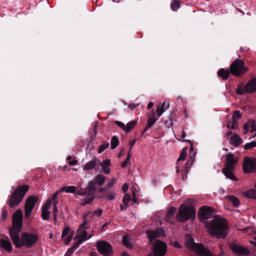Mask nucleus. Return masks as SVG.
Listing matches in <instances>:
<instances>
[{
  "mask_svg": "<svg viewBox=\"0 0 256 256\" xmlns=\"http://www.w3.org/2000/svg\"><path fill=\"white\" fill-rule=\"evenodd\" d=\"M206 226L210 234L217 238H224L228 233V225L225 218L214 216L210 222L206 224Z\"/></svg>",
  "mask_w": 256,
  "mask_h": 256,
  "instance_id": "1",
  "label": "nucleus"
},
{
  "mask_svg": "<svg viewBox=\"0 0 256 256\" xmlns=\"http://www.w3.org/2000/svg\"><path fill=\"white\" fill-rule=\"evenodd\" d=\"M20 233H14L10 236L13 244L18 248L26 246L27 248L32 246L37 242L38 240V235L36 233L23 232L20 238Z\"/></svg>",
  "mask_w": 256,
  "mask_h": 256,
  "instance_id": "2",
  "label": "nucleus"
},
{
  "mask_svg": "<svg viewBox=\"0 0 256 256\" xmlns=\"http://www.w3.org/2000/svg\"><path fill=\"white\" fill-rule=\"evenodd\" d=\"M87 214H88L83 216L84 221L82 224L80 226L77 230L76 236L74 238V240H76V243L73 246L74 248H78L81 244L89 240L92 236L91 234H88L86 231V230L89 228L86 220Z\"/></svg>",
  "mask_w": 256,
  "mask_h": 256,
  "instance_id": "3",
  "label": "nucleus"
},
{
  "mask_svg": "<svg viewBox=\"0 0 256 256\" xmlns=\"http://www.w3.org/2000/svg\"><path fill=\"white\" fill-rule=\"evenodd\" d=\"M186 149L187 148H184L182 150L180 156L178 158L176 163V172H182L181 174L182 180H184L186 177V174L189 172V168L192 165L194 162V160L190 161L188 160L183 165V162L186 156Z\"/></svg>",
  "mask_w": 256,
  "mask_h": 256,
  "instance_id": "4",
  "label": "nucleus"
},
{
  "mask_svg": "<svg viewBox=\"0 0 256 256\" xmlns=\"http://www.w3.org/2000/svg\"><path fill=\"white\" fill-rule=\"evenodd\" d=\"M186 245L189 248L192 250L199 256H216L208 249L204 248L201 243H195L193 238L190 236H186Z\"/></svg>",
  "mask_w": 256,
  "mask_h": 256,
  "instance_id": "5",
  "label": "nucleus"
},
{
  "mask_svg": "<svg viewBox=\"0 0 256 256\" xmlns=\"http://www.w3.org/2000/svg\"><path fill=\"white\" fill-rule=\"evenodd\" d=\"M106 180V177L102 174H98L92 180L88 182L87 186L88 190H89L88 198L84 200L83 201V204L90 202L94 198V191L99 186L103 184Z\"/></svg>",
  "mask_w": 256,
  "mask_h": 256,
  "instance_id": "6",
  "label": "nucleus"
},
{
  "mask_svg": "<svg viewBox=\"0 0 256 256\" xmlns=\"http://www.w3.org/2000/svg\"><path fill=\"white\" fill-rule=\"evenodd\" d=\"M196 216V210L191 205L182 204L179 208L176 214L177 220L182 222H186L190 218L194 219Z\"/></svg>",
  "mask_w": 256,
  "mask_h": 256,
  "instance_id": "7",
  "label": "nucleus"
},
{
  "mask_svg": "<svg viewBox=\"0 0 256 256\" xmlns=\"http://www.w3.org/2000/svg\"><path fill=\"white\" fill-rule=\"evenodd\" d=\"M28 186L24 185L18 186L12 193L9 199L8 204L10 208L19 204L24 196L28 190Z\"/></svg>",
  "mask_w": 256,
  "mask_h": 256,
  "instance_id": "8",
  "label": "nucleus"
},
{
  "mask_svg": "<svg viewBox=\"0 0 256 256\" xmlns=\"http://www.w3.org/2000/svg\"><path fill=\"white\" fill-rule=\"evenodd\" d=\"M226 163L224 168L222 170L223 174L228 178L231 180H236L234 172V164L236 160L234 159L232 153H228L226 156Z\"/></svg>",
  "mask_w": 256,
  "mask_h": 256,
  "instance_id": "9",
  "label": "nucleus"
},
{
  "mask_svg": "<svg viewBox=\"0 0 256 256\" xmlns=\"http://www.w3.org/2000/svg\"><path fill=\"white\" fill-rule=\"evenodd\" d=\"M22 212L18 209L14 212L12 216V227L10 230V235L14 233L20 232L22 228Z\"/></svg>",
  "mask_w": 256,
  "mask_h": 256,
  "instance_id": "10",
  "label": "nucleus"
},
{
  "mask_svg": "<svg viewBox=\"0 0 256 256\" xmlns=\"http://www.w3.org/2000/svg\"><path fill=\"white\" fill-rule=\"evenodd\" d=\"M230 73L235 76H240L244 75L248 68L244 66L243 60L236 59L232 63L230 68Z\"/></svg>",
  "mask_w": 256,
  "mask_h": 256,
  "instance_id": "11",
  "label": "nucleus"
},
{
  "mask_svg": "<svg viewBox=\"0 0 256 256\" xmlns=\"http://www.w3.org/2000/svg\"><path fill=\"white\" fill-rule=\"evenodd\" d=\"M153 250L154 256H164L166 250V244L160 240H156L153 246Z\"/></svg>",
  "mask_w": 256,
  "mask_h": 256,
  "instance_id": "12",
  "label": "nucleus"
},
{
  "mask_svg": "<svg viewBox=\"0 0 256 256\" xmlns=\"http://www.w3.org/2000/svg\"><path fill=\"white\" fill-rule=\"evenodd\" d=\"M96 246L100 253L108 256L112 254V248L110 244L105 241L97 242Z\"/></svg>",
  "mask_w": 256,
  "mask_h": 256,
  "instance_id": "13",
  "label": "nucleus"
},
{
  "mask_svg": "<svg viewBox=\"0 0 256 256\" xmlns=\"http://www.w3.org/2000/svg\"><path fill=\"white\" fill-rule=\"evenodd\" d=\"M256 169V159L246 158L243 163V170L245 173H249Z\"/></svg>",
  "mask_w": 256,
  "mask_h": 256,
  "instance_id": "14",
  "label": "nucleus"
},
{
  "mask_svg": "<svg viewBox=\"0 0 256 256\" xmlns=\"http://www.w3.org/2000/svg\"><path fill=\"white\" fill-rule=\"evenodd\" d=\"M37 200L38 198L35 196H30L26 200L25 204L26 218H28L30 216Z\"/></svg>",
  "mask_w": 256,
  "mask_h": 256,
  "instance_id": "15",
  "label": "nucleus"
},
{
  "mask_svg": "<svg viewBox=\"0 0 256 256\" xmlns=\"http://www.w3.org/2000/svg\"><path fill=\"white\" fill-rule=\"evenodd\" d=\"M212 208L207 206H203L198 211V217L200 220L209 218L212 216Z\"/></svg>",
  "mask_w": 256,
  "mask_h": 256,
  "instance_id": "16",
  "label": "nucleus"
},
{
  "mask_svg": "<svg viewBox=\"0 0 256 256\" xmlns=\"http://www.w3.org/2000/svg\"><path fill=\"white\" fill-rule=\"evenodd\" d=\"M230 247L232 250L236 254L247 256L250 254L249 250L247 248L242 246L236 243H232Z\"/></svg>",
  "mask_w": 256,
  "mask_h": 256,
  "instance_id": "17",
  "label": "nucleus"
},
{
  "mask_svg": "<svg viewBox=\"0 0 256 256\" xmlns=\"http://www.w3.org/2000/svg\"><path fill=\"white\" fill-rule=\"evenodd\" d=\"M61 191L64 192L66 193H74L76 192L78 196H83L86 194V192H84L82 189H79L78 188L74 186H62L61 188Z\"/></svg>",
  "mask_w": 256,
  "mask_h": 256,
  "instance_id": "18",
  "label": "nucleus"
},
{
  "mask_svg": "<svg viewBox=\"0 0 256 256\" xmlns=\"http://www.w3.org/2000/svg\"><path fill=\"white\" fill-rule=\"evenodd\" d=\"M158 118L159 117H156L155 112L154 110H152L150 114V115L148 116V118L146 126L143 130L142 134L148 131V129L150 128L158 120Z\"/></svg>",
  "mask_w": 256,
  "mask_h": 256,
  "instance_id": "19",
  "label": "nucleus"
},
{
  "mask_svg": "<svg viewBox=\"0 0 256 256\" xmlns=\"http://www.w3.org/2000/svg\"><path fill=\"white\" fill-rule=\"evenodd\" d=\"M148 236L151 241L152 239L164 236V231L162 228H158L154 230H148L146 232Z\"/></svg>",
  "mask_w": 256,
  "mask_h": 256,
  "instance_id": "20",
  "label": "nucleus"
},
{
  "mask_svg": "<svg viewBox=\"0 0 256 256\" xmlns=\"http://www.w3.org/2000/svg\"><path fill=\"white\" fill-rule=\"evenodd\" d=\"M0 246L6 250L11 252L12 251V245L8 236H4L1 238L0 240Z\"/></svg>",
  "mask_w": 256,
  "mask_h": 256,
  "instance_id": "21",
  "label": "nucleus"
},
{
  "mask_svg": "<svg viewBox=\"0 0 256 256\" xmlns=\"http://www.w3.org/2000/svg\"><path fill=\"white\" fill-rule=\"evenodd\" d=\"M244 129L245 130L244 134H246L247 131H250V132H256V124L255 121L253 120H249L244 126Z\"/></svg>",
  "mask_w": 256,
  "mask_h": 256,
  "instance_id": "22",
  "label": "nucleus"
},
{
  "mask_svg": "<svg viewBox=\"0 0 256 256\" xmlns=\"http://www.w3.org/2000/svg\"><path fill=\"white\" fill-rule=\"evenodd\" d=\"M230 143L234 147H238L242 143V140L238 134H234L230 138Z\"/></svg>",
  "mask_w": 256,
  "mask_h": 256,
  "instance_id": "23",
  "label": "nucleus"
},
{
  "mask_svg": "<svg viewBox=\"0 0 256 256\" xmlns=\"http://www.w3.org/2000/svg\"><path fill=\"white\" fill-rule=\"evenodd\" d=\"M248 93H253L256 91V78L250 80L246 84Z\"/></svg>",
  "mask_w": 256,
  "mask_h": 256,
  "instance_id": "24",
  "label": "nucleus"
},
{
  "mask_svg": "<svg viewBox=\"0 0 256 256\" xmlns=\"http://www.w3.org/2000/svg\"><path fill=\"white\" fill-rule=\"evenodd\" d=\"M110 162L111 161L110 159H106L100 164V166L102 168L103 172L106 174H109L110 172Z\"/></svg>",
  "mask_w": 256,
  "mask_h": 256,
  "instance_id": "25",
  "label": "nucleus"
},
{
  "mask_svg": "<svg viewBox=\"0 0 256 256\" xmlns=\"http://www.w3.org/2000/svg\"><path fill=\"white\" fill-rule=\"evenodd\" d=\"M169 107L170 104L168 102L164 101L162 104L160 108H158L156 110L158 117H160V116H162L163 112H165L166 110H168L169 108Z\"/></svg>",
  "mask_w": 256,
  "mask_h": 256,
  "instance_id": "26",
  "label": "nucleus"
},
{
  "mask_svg": "<svg viewBox=\"0 0 256 256\" xmlns=\"http://www.w3.org/2000/svg\"><path fill=\"white\" fill-rule=\"evenodd\" d=\"M246 85L244 84H240L238 88L236 89V92L239 95H242L245 93H248L246 90Z\"/></svg>",
  "mask_w": 256,
  "mask_h": 256,
  "instance_id": "27",
  "label": "nucleus"
},
{
  "mask_svg": "<svg viewBox=\"0 0 256 256\" xmlns=\"http://www.w3.org/2000/svg\"><path fill=\"white\" fill-rule=\"evenodd\" d=\"M176 212V208L174 207L170 208L167 213L166 220L168 222H172L171 219L174 216Z\"/></svg>",
  "mask_w": 256,
  "mask_h": 256,
  "instance_id": "28",
  "label": "nucleus"
},
{
  "mask_svg": "<svg viewBox=\"0 0 256 256\" xmlns=\"http://www.w3.org/2000/svg\"><path fill=\"white\" fill-rule=\"evenodd\" d=\"M230 72L228 70H226L224 68H221L218 72V75L219 76L222 77V79L227 80L230 76Z\"/></svg>",
  "mask_w": 256,
  "mask_h": 256,
  "instance_id": "29",
  "label": "nucleus"
},
{
  "mask_svg": "<svg viewBox=\"0 0 256 256\" xmlns=\"http://www.w3.org/2000/svg\"><path fill=\"white\" fill-rule=\"evenodd\" d=\"M226 126L230 129L236 130L238 128V120L232 118V122H228Z\"/></svg>",
  "mask_w": 256,
  "mask_h": 256,
  "instance_id": "30",
  "label": "nucleus"
},
{
  "mask_svg": "<svg viewBox=\"0 0 256 256\" xmlns=\"http://www.w3.org/2000/svg\"><path fill=\"white\" fill-rule=\"evenodd\" d=\"M96 160H92L86 162L84 166L83 169L85 170H88L93 169L96 166Z\"/></svg>",
  "mask_w": 256,
  "mask_h": 256,
  "instance_id": "31",
  "label": "nucleus"
},
{
  "mask_svg": "<svg viewBox=\"0 0 256 256\" xmlns=\"http://www.w3.org/2000/svg\"><path fill=\"white\" fill-rule=\"evenodd\" d=\"M137 120H132L128 122L125 126L124 132H128L135 126L137 123Z\"/></svg>",
  "mask_w": 256,
  "mask_h": 256,
  "instance_id": "32",
  "label": "nucleus"
},
{
  "mask_svg": "<svg viewBox=\"0 0 256 256\" xmlns=\"http://www.w3.org/2000/svg\"><path fill=\"white\" fill-rule=\"evenodd\" d=\"M228 200L231 202L235 207H238L240 204V200L238 199L234 196H229Z\"/></svg>",
  "mask_w": 256,
  "mask_h": 256,
  "instance_id": "33",
  "label": "nucleus"
},
{
  "mask_svg": "<svg viewBox=\"0 0 256 256\" xmlns=\"http://www.w3.org/2000/svg\"><path fill=\"white\" fill-rule=\"evenodd\" d=\"M170 6L172 10L176 11L180 6V2L177 0H172Z\"/></svg>",
  "mask_w": 256,
  "mask_h": 256,
  "instance_id": "34",
  "label": "nucleus"
},
{
  "mask_svg": "<svg viewBox=\"0 0 256 256\" xmlns=\"http://www.w3.org/2000/svg\"><path fill=\"white\" fill-rule=\"evenodd\" d=\"M119 144V140L116 136L112 137L110 142V146L112 150L114 149Z\"/></svg>",
  "mask_w": 256,
  "mask_h": 256,
  "instance_id": "35",
  "label": "nucleus"
},
{
  "mask_svg": "<svg viewBox=\"0 0 256 256\" xmlns=\"http://www.w3.org/2000/svg\"><path fill=\"white\" fill-rule=\"evenodd\" d=\"M72 232H74L73 230H72L69 227L66 226L64 228L62 232V238H64L66 236L70 234Z\"/></svg>",
  "mask_w": 256,
  "mask_h": 256,
  "instance_id": "36",
  "label": "nucleus"
},
{
  "mask_svg": "<svg viewBox=\"0 0 256 256\" xmlns=\"http://www.w3.org/2000/svg\"><path fill=\"white\" fill-rule=\"evenodd\" d=\"M256 147V141H252L246 144L244 146V150H248Z\"/></svg>",
  "mask_w": 256,
  "mask_h": 256,
  "instance_id": "37",
  "label": "nucleus"
},
{
  "mask_svg": "<svg viewBox=\"0 0 256 256\" xmlns=\"http://www.w3.org/2000/svg\"><path fill=\"white\" fill-rule=\"evenodd\" d=\"M108 142H105L101 144L98 148V153L101 154L105 150H106L109 146Z\"/></svg>",
  "mask_w": 256,
  "mask_h": 256,
  "instance_id": "38",
  "label": "nucleus"
},
{
  "mask_svg": "<svg viewBox=\"0 0 256 256\" xmlns=\"http://www.w3.org/2000/svg\"><path fill=\"white\" fill-rule=\"evenodd\" d=\"M50 212L48 210L42 209V217L44 220H48Z\"/></svg>",
  "mask_w": 256,
  "mask_h": 256,
  "instance_id": "39",
  "label": "nucleus"
},
{
  "mask_svg": "<svg viewBox=\"0 0 256 256\" xmlns=\"http://www.w3.org/2000/svg\"><path fill=\"white\" fill-rule=\"evenodd\" d=\"M130 150H129L128 154L127 155L126 160L122 164V168H125V167L127 166L128 165V164H130Z\"/></svg>",
  "mask_w": 256,
  "mask_h": 256,
  "instance_id": "40",
  "label": "nucleus"
},
{
  "mask_svg": "<svg viewBox=\"0 0 256 256\" xmlns=\"http://www.w3.org/2000/svg\"><path fill=\"white\" fill-rule=\"evenodd\" d=\"M74 232H72L70 234L66 236V237L63 238L66 244H68L72 240V236H74Z\"/></svg>",
  "mask_w": 256,
  "mask_h": 256,
  "instance_id": "41",
  "label": "nucleus"
},
{
  "mask_svg": "<svg viewBox=\"0 0 256 256\" xmlns=\"http://www.w3.org/2000/svg\"><path fill=\"white\" fill-rule=\"evenodd\" d=\"M131 200V198L130 196L128 194H126L123 198L122 202L123 204H126V205H128V203Z\"/></svg>",
  "mask_w": 256,
  "mask_h": 256,
  "instance_id": "42",
  "label": "nucleus"
},
{
  "mask_svg": "<svg viewBox=\"0 0 256 256\" xmlns=\"http://www.w3.org/2000/svg\"><path fill=\"white\" fill-rule=\"evenodd\" d=\"M122 244H123L128 248L130 246V243L129 242V238L128 236H124L122 238Z\"/></svg>",
  "mask_w": 256,
  "mask_h": 256,
  "instance_id": "43",
  "label": "nucleus"
},
{
  "mask_svg": "<svg viewBox=\"0 0 256 256\" xmlns=\"http://www.w3.org/2000/svg\"><path fill=\"white\" fill-rule=\"evenodd\" d=\"M68 160L69 161V164L71 166H76L78 164V160L75 158H72L70 156L68 157Z\"/></svg>",
  "mask_w": 256,
  "mask_h": 256,
  "instance_id": "44",
  "label": "nucleus"
},
{
  "mask_svg": "<svg viewBox=\"0 0 256 256\" xmlns=\"http://www.w3.org/2000/svg\"><path fill=\"white\" fill-rule=\"evenodd\" d=\"M234 119L238 120L241 118V114L238 110H236L234 112L233 116H232Z\"/></svg>",
  "mask_w": 256,
  "mask_h": 256,
  "instance_id": "45",
  "label": "nucleus"
},
{
  "mask_svg": "<svg viewBox=\"0 0 256 256\" xmlns=\"http://www.w3.org/2000/svg\"><path fill=\"white\" fill-rule=\"evenodd\" d=\"M52 203V200H48L42 208V209L47 210H48V209L50 208Z\"/></svg>",
  "mask_w": 256,
  "mask_h": 256,
  "instance_id": "46",
  "label": "nucleus"
},
{
  "mask_svg": "<svg viewBox=\"0 0 256 256\" xmlns=\"http://www.w3.org/2000/svg\"><path fill=\"white\" fill-rule=\"evenodd\" d=\"M116 179L114 178H112L108 182L106 186L108 188H110L112 186H114V183L116 182Z\"/></svg>",
  "mask_w": 256,
  "mask_h": 256,
  "instance_id": "47",
  "label": "nucleus"
},
{
  "mask_svg": "<svg viewBox=\"0 0 256 256\" xmlns=\"http://www.w3.org/2000/svg\"><path fill=\"white\" fill-rule=\"evenodd\" d=\"M115 124L124 131L126 126L124 123L120 121H116Z\"/></svg>",
  "mask_w": 256,
  "mask_h": 256,
  "instance_id": "48",
  "label": "nucleus"
},
{
  "mask_svg": "<svg viewBox=\"0 0 256 256\" xmlns=\"http://www.w3.org/2000/svg\"><path fill=\"white\" fill-rule=\"evenodd\" d=\"M52 204L54 205V208H53V213L54 215L56 214V213L58 212V208H57V204H58V201H54L52 202Z\"/></svg>",
  "mask_w": 256,
  "mask_h": 256,
  "instance_id": "49",
  "label": "nucleus"
},
{
  "mask_svg": "<svg viewBox=\"0 0 256 256\" xmlns=\"http://www.w3.org/2000/svg\"><path fill=\"white\" fill-rule=\"evenodd\" d=\"M7 212L6 210L4 209L2 210V213L1 214V219L3 220H4L6 218Z\"/></svg>",
  "mask_w": 256,
  "mask_h": 256,
  "instance_id": "50",
  "label": "nucleus"
},
{
  "mask_svg": "<svg viewBox=\"0 0 256 256\" xmlns=\"http://www.w3.org/2000/svg\"><path fill=\"white\" fill-rule=\"evenodd\" d=\"M115 194L114 192H112L108 195L107 198L108 200H112L115 198Z\"/></svg>",
  "mask_w": 256,
  "mask_h": 256,
  "instance_id": "51",
  "label": "nucleus"
},
{
  "mask_svg": "<svg viewBox=\"0 0 256 256\" xmlns=\"http://www.w3.org/2000/svg\"><path fill=\"white\" fill-rule=\"evenodd\" d=\"M58 192H55L54 194H53L52 198L50 200H52V202H54V201H57L56 199L58 198Z\"/></svg>",
  "mask_w": 256,
  "mask_h": 256,
  "instance_id": "52",
  "label": "nucleus"
},
{
  "mask_svg": "<svg viewBox=\"0 0 256 256\" xmlns=\"http://www.w3.org/2000/svg\"><path fill=\"white\" fill-rule=\"evenodd\" d=\"M128 186L127 184H124L122 188V190L124 192H126L128 190Z\"/></svg>",
  "mask_w": 256,
  "mask_h": 256,
  "instance_id": "53",
  "label": "nucleus"
},
{
  "mask_svg": "<svg viewBox=\"0 0 256 256\" xmlns=\"http://www.w3.org/2000/svg\"><path fill=\"white\" fill-rule=\"evenodd\" d=\"M138 104H130L128 105V107L131 109V110H134V108H136L138 106Z\"/></svg>",
  "mask_w": 256,
  "mask_h": 256,
  "instance_id": "54",
  "label": "nucleus"
},
{
  "mask_svg": "<svg viewBox=\"0 0 256 256\" xmlns=\"http://www.w3.org/2000/svg\"><path fill=\"white\" fill-rule=\"evenodd\" d=\"M102 214V211L101 210H95L94 214L96 215L97 216H100Z\"/></svg>",
  "mask_w": 256,
  "mask_h": 256,
  "instance_id": "55",
  "label": "nucleus"
},
{
  "mask_svg": "<svg viewBox=\"0 0 256 256\" xmlns=\"http://www.w3.org/2000/svg\"><path fill=\"white\" fill-rule=\"evenodd\" d=\"M73 249H74L73 248V246L72 247V248L68 249L66 254H65L64 256H70V254L72 252V250Z\"/></svg>",
  "mask_w": 256,
  "mask_h": 256,
  "instance_id": "56",
  "label": "nucleus"
},
{
  "mask_svg": "<svg viewBox=\"0 0 256 256\" xmlns=\"http://www.w3.org/2000/svg\"><path fill=\"white\" fill-rule=\"evenodd\" d=\"M128 206V205H126V204H122L120 205V209L122 210H124L126 209Z\"/></svg>",
  "mask_w": 256,
  "mask_h": 256,
  "instance_id": "57",
  "label": "nucleus"
},
{
  "mask_svg": "<svg viewBox=\"0 0 256 256\" xmlns=\"http://www.w3.org/2000/svg\"><path fill=\"white\" fill-rule=\"evenodd\" d=\"M132 196H133L132 203L136 204V198L135 192H134V191L132 192Z\"/></svg>",
  "mask_w": 256,
  "mask_h": 256,
  "instance_id": "58",
  "label": "nucleus"
},
{
  "mask_svg": "<svg viewBox=\"0 0 256 256\" xmlns=\"http://www.w3.org/2000/svg\"><path fill=\"white\" fill-rule=\"evenodd\" d=\"M153 105H154V104L152 102H150L148 104L147 108L150 109V108H152V107Z\"/></svg>",
  "mask_w": 256,
  "mask_h": 256,
  "instance_id": "59",
  "label": "nucleus"
},
{
  "mask_svg": "<svg viewBox=\"0 0 256 256\" xmlns=\"http://www.w3.org/2000/svg\"><path fill=\"white\" fill-rule=\"evenodd\" d=\"M186 134L184 130H182V136H181L182 138V140H184V138H186Z\"/></svg>",
  "mask_w": 256,
  "mask_h": 256,
  "instance_id": "60",
  "label": "nucleus"
},
{
  "mask_svg": "<svg viewBox=\"0 0 256 256\" xmlns=\"http://www.w3.org/2000/svg\"><path fill=\"white\" fill-rule=\"evenodd\" d=\"M136 143V140H132L131 142H130V149L131 150V148L132 146H134V144H135Z\"/></svg>",
  "mask_w": 256,
  "mask_h": 256,
  "instance_id": "61",
  "label": "nucleus"
},
{
  "mask_svg": "<svg viewBox=\"0 0 256 256\" xmlns=\"http://www.w3.org/2000/svg\"><path fill=\"white\" fill-rule=\"evenodd\" d=\"M99 190L100 192H104L106 191V188H100L99 189Z\"/></svg>",
  "mask_w": 256,
  "mask_h": 256,
  "instance_id": "62",
  "label": "nucleus"
},
{
  "mask_svg": "<svg viewBox=\"0 0 256 256\" xmlns=\"http://www.w3.org/2000/svg\"><path fill=\"white\" fill-rule=\"evenodd\" d=\"M250 242L254 246L256 247V242H254V241H252V240H250Z\"/></svg>",
  "mask_w": 256,
  "mask_h": 256,
  "instance_id": "63",
  "label": "nucleus"
},
{
  "mask_svg": "<svg viewBox=\"0 0 256 256\" xmlns=\"http://www.w3.org/2000/svg\"><path fill=\"white\" fill-rule=\"evenodd\" d=\"M122 256H130L127 252H124L122 254Z\"/></svg>",
  "mask_w": 256,
  "mask_h": 256,
  "instance_id": "64",
  "label": "nucleus"
}]
</instances>
